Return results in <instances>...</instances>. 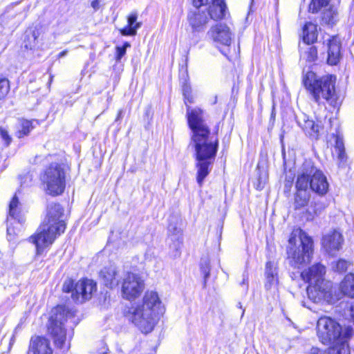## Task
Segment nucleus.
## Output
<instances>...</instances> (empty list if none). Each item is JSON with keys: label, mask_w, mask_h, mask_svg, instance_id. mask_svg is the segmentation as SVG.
I'll return each instance as SVG.
<instances>
[{"label": "nucleus", "mask_w": 354, "mask_h": 354, "mask_svg": "<svg viewBox=\"0 0 354 354\" xmlns=\"http://www.w3.org/2000/svg\"><path fill=\"white\" fill-rule=\"evenodd\" d=\"M131 44L129 42H125L122 46H116L115 48V59L116 62H120L122 57L126 54L127 48H129Z\"/></svg>", "instance_id": "obj_36"}, {"label": "nucleus", "mask_w": 354, "mask_h": 354, "mask_svg": "<svg viewBox=\"0 0 354 354\" xmlns=\"http://www.w3.org/2000/svg\"><path fill=\"white\" fill-rule=\"evenodd\" d=\"M29 353L51 354L52 350L48 339L41 337H32L30 341Z\"/></svg>", "instance_id": "obj_20"}, {"label": "nucleus", "mask_w": 354, "mask_h": 354, "mask_svg": "<svg viewBox=\"0 0 354 354\" xmlns=\"http://www.w3.org/2000/svg\"><path fill=\"white\" fill-rule=\"evenodd\" d=\"M122 113H123V112H122V110H120V111H119V112H118V116H117V118H116V119H115V121H116V122H117V121H118L119 120H120V119L122 118Z\"/></svg>", "instance_id": "obj_47"}, {"label": "nucleus", "mask_w": 354, "mask_h": 354, "mask_svg": "<svg viewBox=\"0 0 354 354\" xmlns=\"http://www.w3.org/2000/svg\"><path fill=\"white\" fill-rule=\"evenodd\" d=\"M310 196L306 192V189L300 190L297 189V192L295 196V207L296 209H300L305 207L309 201Z\"/></svg>", "instance_id": "obj_26"}, {"label": "nucleus", "mask_w": 354, "mask_h": 354, "mask_svg": "<svg viewBox=\"0 0 354 354\" xmlns=\"http://www.w3.org/2000/svg\"><path fill=\"white\" fill-rule=\"evenodd\" d=\"M297 121L298 125L307 136L315 139L318 138L322 129L319 123H316L313 120H310L309 117L303 113L297 116Z\"/></svg>", "instance_id": "obj_17"}, {"label": "nucleus", "mask_w": 354, "mask_h": 354, "mask_svg": "<svg viewBox=\"0 0 354 354\" xmlns=\"http://www.w3.org/2000/svg\"><path fill=\"white\" fill-rule=\"evenodd\" d=\"M343 241L342 234L337 230H333L323 236L322 245L329 254L333 255L340 250Z\"/></svg>", "instance_id": "obj_14"}, {"label": "nucleus", "mask_w": 354, "mask_h": 354, "mask_svg": "<svg viewBox=\"0 0 354 354\" xmlns=\"http://www.w3.org/2000/svg\"><path fill=\"white\" fill-rule=\"evenodd\" d=\"M207 37L215 46H229L231 44L232 33L225 24H216L212 26L207 33Z\"/></svg>", "instance_id": "obj_11"}, {"label": "nucleus", "mask_w": 354, "mask_h": 354, "mask_svg": "<svg viewBox=\"0 0 354 354\" xmlns=\"http://www.w3.org/2000/svg\"><path fill=\"white\" fill-rule=\"evenodd\" d=\"M67 53H68V51L66 50L62 51L61 53H59L58 54V55H57L58 58H62V57L66 56L67 55Z\"/></svg>", "instance_id": "obj_46"}, {"label": "nucleus", "mask_w": 354, "mask_h": 354, "mask_svg": "<svg viewBox=\"0 0 354 354\" xmlns=\"http://www.w3.org/2000/svg\"><path fill=\"white\" fill-rule=\"evenodd\" d=\"M340 325L334 319L328 317H320L317 323V333L319 340L324 344H333L329 348L328 354H346L347 353V338L351 330L342 334Z\"/></svg>", "instance_id": "obj_5"}, {"label": "nucleus", "mask_w": 354, "mask_h": 354, "mask_svg": "<svg viewBox=\"0 0 354 354\" xmlns=\"http://www.w3.org/2000/svg\"><path fill=\"white\" fill-rule=\"evenodd\" d=\"M226 9V5L223 0H212L208 14L214 20L221 19L225 15Z\"/></svg>", "instance_id": "obj_23"}, {"label": "nucleus", "mask_w": 354, "mask_h": 354, "mask_svg": "<svg viewBox=\"0 0 354 354\" xmlns=\"http://www.w3.org/2000/svg\"><path fill=\"white\" fill-rule=\"evenodd\" d=\"M322 209V205H319L317 203H315L314 205L311 204L306 211L307 220H313L315 216H317L321 212Z\"/></svg>", "instance_id": "obj_32"}, {"label": "nucleus", "mask_w": 354, "mask_h": 354, "mask_svg": "<svg viewBox=\"0 0 354 354\" xmlns=\"http://www.w3.org/2000/svg\"><path fill=\"white\" fill-rule=\"evenodd\" d=\"M265 288L268 292L275 295L278 292L279 276L277 264L273 261L266 263L265 268Z\"/></svg>", "instance_id": "obj_13"}, {"label": "nucleus", "mask_w": 354, "mask_h": 354, "mask_svg": "<svg viewBox=\"0 0 354 354\" xmlns=\"http://www.w3.org/2000/svg\"><path fill=\"white\" fill-rule=\"evenodd\" d=\"M65 229L64 209L59 204H50L44 220L37 232L30 237V241L36 245L37 252L40 254L45 248L52 245Z\"/></svg>", "instance_id": "obj_3"}, {"label": "nucleus", "mask_w": 354, "mask_h": 354, "mask_svg": "<svg viewBox=\"0 0 354 354\" xmlns=\"http://www.w3.org/2000/svg\"><path fill=\"white\" fill-rule=\"evenodd\" d=\"M351 266V263L344 259H339L333 266V268L339 272H346L348 267Z\"/></svg>", "instance_id": "obj_34"}, {"label": "nucleus", "mask_w": 354, "mask_h": 354, "mask_svg": "<svg viewBox=\"0 0 354 354\" xmlns=\"http://www.w3.org/2000/svg\"><path fill=\"white\" fill-rule=\"evenodd\" d=\"M328 0H312L309 5V11L313 13L317 12L322 7L326 6Z\"/></svg>", "instance_id": "obj_33"}, {"label": "nucleus", "mask_w": 354, "mask_h": 354, "mask_svg": "<svg viewBox=\"0 0 354 354\" xmlns=\"http://www.w3.org/2000/svg\"><path fill=\"white\" fill-rule=\"evenodd\" d=\"M165 313V306L159 295L153 290L145 293L142 302L132 306L128 319L142 333H151Z\"/></svg>", "instance_id": "obj_2"}, {"label": "nucleus", "mask_w": 354, "mask_h": 354, "mask_svg": "<svg viewBox=\"0 0 354 354\" xmlns=\"http://www.w3.org/2000/svg\"><path fill=\"white\" fill-rule=\"evenodd\" d=\"M200 270H201V273L203 274V279H204L203 285H204V286H205L206 283H207V281L209 277L210 270H211L210 262L207 258H204V259H201V263H200Z\"/></svg>", "instance_id": "obj_28"}, {"label": "nucleus", "mask_w": 354, "mask_h": 354, "mask_svg": "<svg viewBox=\"0 0 354 354\" xmlns=\"http://www.w3.org/2000/svg\"><path fill=\"white\" fill-rule=\"evenodd\" d=\"M244 313H245V310H243V312H242V315H241V317H243V315H244Z\"/></svg>", "instance_id": "obj_49"}, {"label": "nucleus", "mask_w": 354, "mask_h": 354, "mask_svg": "<svg viewBox=\"0 0 354 354\" xmlns=\"http://www.w3.org/2000/svg\"><path fill=\"white\" fill-rule=\"evenodd\" d=\"M308 185L311 190L319 196L325 195L329 188L327 178L323 172L310 162H306L298 174L296 187L304 190L307 189Z\"/></svg>", "instance_id": "obj_7"}, {"label": "nucleus", "mask_w": 354, "mask_h": 354, "mask_svg": "<svg viewBox=\"0 0 354 354\" xmlns=\"http://www.w3.org/2000/svg\"><path fill=\"white\" fill-rule=\"evenodd\" d=\"M344 149V146L343 140L339 138H337L336 143H335V151L340 150V149L342 150Z\"/></svg>", "instance_id": "obj_42"}, {"label": "nucleus", "mask_w": 354, "mask_h": 354, "mask_svg": "<svg viewBox=\"0 0 354 354\" xmlns=\"http://www.w3.org/2000/svg\"><path fill=\"white\" fill-rule=\"evenodd\" d=\"M340 289L344 295L354 297V274L350 273L345 276L340 284Z\"/></svg>", "instance_id": "obj_25"}, {"label": "nucleus", "mask_w": 354, "mask_h": 354, "mask_svg": "<svg viewBox=\"0 0 354 354\" xmlns=\"http://www.w3.org/2000/svg\"><path fill=\"white\" fill-rule=\"evenodd\" d=\"M317 39V25L308 22L305 24L303 29V41L306 44L314 43Z\"/></svg>", "instance_id": "obj_24"}, {"label": "nucleus", "mask_w": 354, "mask_h": 354, "mask_svg": "<svg viewBox=\"0 0 354 354\" xmlns=\"http://www.w3.org/2000/svg\"><path fill=\"white\" fill-rule=\"evenodd\" d=\"M325 273V267L320 263H317L309 268L308 270L302 272L301 276L304 280L309 283V285L324 284Z\"/></svg>", "instance_id": "obj_16"}, {"label": "nucleus", "mask_w": 354, "mask_h": 354, "mask_svg": "<svg viewBox=\"0 0 354 354\" xmlns=\"http://www.w3.org/2000/svg\"><path fill=\"white\" fill-rule=\"evenodd\" d=\"M187 120L192 131L190 145L195 149L196 180L202 186L204 179L209 174L218 149V140L212 136L203 120V112L199 108L187 110Z\"/></svg>", "instance_id": "obj_1"}, {"label": "nucleus", "mask_w": 354, "mask_h": 354, "mask_svg": "<svg viewBox=\"0 0 354 354\" xmlns=\"http://www.w3.org/2000/svg\"><path fill=\"white\" fill-rule=\"evenodd\" d=\"M19 201L16 196H15L10 203L9 205V216L16 218L19 212Z\"/></svg>", "instance_id": "obj_31"}, {"label": "nucleus", "mask_w": 354, "mask_h": 354, "mask_svg": "<svg viewBox=\"0 0 354 354\" xmlns=\"http://www.w3.org/2000/svg\"><path fill=\"white\" fill-rule=\"evenodd\" d=\"M41 180L48 194L57 196L62 194L66 185V172L62 165H50L41 175Z\"/></svg>", "instance_id": "obj_8"}, {"label": "nucleus", "mask_w": 354, "mask_h": 354, "mask_svg": "<svg viewBox=\"0 0 354 354\" xmlns=\"http://www.w3.org/2000/svg\"><path fill=\"white\" fill-rule=\"evenodd\" d=\"M209 2V0H193L194 6L198 8Z\"/></svg>", "instance_id": "obj_43"}, {"label": "nucleus", "mask_w": 354, "mask_h": 354, "mask_svg": "<svg viewBox=\"0 0 354 354\" xmlns=\"http://www.w3.org/2000/svg\"><path fill=\"white\" fill-rule=\"evenodd\" d=\"M73 315L64 306H58L53 308L48 320V331L54 339L57 346L62 348L66 341L64 322Z\"/></svg>", "instance_id": "obj_9"}, {"label": "nucleus", "mask_w": 354, "mask_h": 354, "mask_svg": "<svg viewBox=\"0 0 354 354\" xmlns=\"http://www.w3.org/2000/svg\"><path fill=\"white\" fill-rule=\"evenodd\" d=\"M145 289L144 280L141 277L133 272H127L122 283V297L127 300L138 297Z\"/></svg>", "instance_id": "obj_10"}, {"label": "nucleus", "mask_w": 354, "mask_h": 354, "mask_svg": "<svg viewBox=\"0 0 354 354\" xmlns=\"http://www.w3.org/2000/svg\"><path fill=\"white\" fill-rule=\"evenodd\" d=\"M138 14L136 12H131L127 17V26L120 29V32L123 36H135L137 30L141 26V22H137Z\"/></svg>", "instance_id": "obj_21"}, {"label": "nucleus", "mask_w": 354, "mask_h": 354, "mask_svg": "<svg viewBox=\"0 0 354 354\" xmlns=\"http://www.w3.org/2000/svg\"><path fill=\"white\" fill-rule=\"evenodd\" d=\"M0 136L7 146L10 145L12 141V138L6 129L0 127Z\"/></svg>", "instance_id": "obj_38"}, {"label": "nucleus", "mask_w": 354, "mask_h": 354, "mask_svg": "<svg viewBox=\"0 0 354 354\" xmlns=\"http://www.w3.org/2000/svg\"><path fill=\"white\" fill-rule=\"evenodd\" d=\"M97 290L96 283L91 279L78 281L75 285V292H73V299L76 302L82 303L92 297Z\"/></svg>", "instance_id": "obj_12"}, {"label": "nucleus", "mask_w": 354, "mask_h": 354, "mask_svg": "<svg viewBox=\"0 0 354 354\" xmlns=\"http://www.w3.org/2000/svg\"><path fill=\"white\" fill-rule=\"evenodd\" d=\"M10 91V84L7 79H0V99L5 97Z\"/></svg>", "instance_id": "obj_35"}, {"label": "nucleus", "mask_w": 354, "mask_h": 354, "mask_svg": "<svg viewBox=\"0 0 354 354\" xmlns=\"http://www.w3.org/2000/svg\"><path fill=\"white\" fill-rule=\"evenodd\" d=\"M183 95H184V97L185 100V104H187V102H188L189 103H192L193 102V97L191 95V88L189 85L183 86ZM186 105L187 106V111L188 110V109H189L190 111L194 109H191L190 106H188L187 104H186Z\"/></svg>", "instance_id": "obj_37"}, {"label": "nucleus", "mask_w": 354, "mask_h": 354, "mask_svg": "<svg viewBox=\"0 0 354 354\" xmlns=\"http://www.w3.org/2000/svg\"><path fill=\"white\" fill-rule=\"evenodd\" d=\"M340 40L338 37L333 36L328 42V59L330 65H336L340 59Z\"/></svg>", "instance_id": "obj_19"}, {"label": "nucleus", "mask_w": 354, "mask_h": 354, "mask_svg": "<svg viewBox=\"0 0 354 354\" xmlns=\"http://www.w3.org/2000/svg\"><path fill=\"white\" fill-rule=\"evenodd\" d=\"M301 56L308 62H313L317 57V50L315 46H307L304 50L301 52Z\"/></svg>", "instance_id": "obj_30"}, {"label": "nucleus", "mask_w": 354, "mask_h": 354, "mask_svg": "<svg viewBox=\"0 0 354 354\" xmlns=\"http://www.w3.org/2000/svg\"><path fill=\"white\" fill-rule=\"evenodd\" d=\"M337 20V12L333 8H329L323 14L322 21L324 24L333 25Z\"/></svg>", "instance_id": "obj_29"}, {"label": "nucleus", "mask_w": 354, "mask_h": 354, "mask_svg": "<svg viewBox=\"0 0 354 354\" xmlns=\"http://www.w3.org/2000/svg\"><path fill=\"white\" fill-rule=\"evenodd\" d=\"M335 153L337 156V158L339 160V163L343 162L346 160V155L345 153V149H344L342 150L340 149V150L335 151Z\"/></svg>", "instance_id": "obj_40"}, {"label": "nucleus", "mask_w": 354, "mask_h": 354, "mask_svg": "<svg viewBox=\"0 0 354 354\" xmlns=\"http://www.w3.org/2000/svg\"><path fill=\"white\" fill-rule=\"evenodd\" d=\"M13 229H12L11 227H8L7 228V232H8V240L9 241H14V235L12 234L13 232Z\"/></svg>", "instance_id": "obj_44"}, {"label": "nucleus", "mask_w": 354, "mask_h": 354, "mask_svg": "<svg viewBox=\"0 0 354 354\" xmlns=\"http://www.w3.org/2000/svg\"><path fill=\"white\" fill-rule=\"evenodd\" d=\"M102 1L103 0H93L91 1V6L95 11L100 8Z\"/></svg>", "instance_id": "obj_41"}, {"label": "nucleus", "mask_w": 354, "mask_h": 354, "mask_svg": "<svg viewBox=\"0 0 354 354\" xmlns=\"http://www.w3.org/2000/svg\"><path fill=\"white\" fill-rule=\"evenodd\" d=\"M63 290L66 292H75V285L72 280H67L63 285ZM73 297V295H71Z\"/></svg>", "instance_id": "obj_39"}, {"label": "nucleus", "mask_w": 354, "mask_h": 354, "mask_svg": "<svg viewBox=\"0 0 354 354\" xmlns=\"http://www.w3.org/2000/svg\"><path fill=\"white\" fill-rule=\"evenodd\" d=\"M308 354H325V353L317 348H312Z\"/></svg>", "instance_id": "obj_45"}, {"label": "nucleus", "mask_w": 354, "mask_h": 354, "mask_svg": "<svg viewBox=\"0 0 354 354\" xmlns=\"http://www.w3.org/2000/svg\"><path fill=\"white\" fill-rule=\"evenodd\" d=\"M239 307L240 308H242V306H241V303H239Z\"/></svg>", "instance_id": "obj_48"}, {"label": "nucleus", "mask_w": 354, "mask_h": 354, "mask_svg": "<svg viewBox=\"0 0 354 354\" xmlns=\"http://www.w3.org/2000/svg\"><path fill=\"white\" fill-rule=\"evenodd\" d=\"M188 21L193 32H201L206 28L209 21L207 15L198 9L191 11L188 15Z\"/></svg>", "instance_id": "obj_18"}, {"label": "nucleus", "mask_w": 354, "mask_h": 354, "mask_svg": "<svg viewBox=\"0 0 354 354\" xmlns=\"http://www.w3.org/2000/svg\"><path fill=\"white\" fill-rule=\"evenodd\" d=\"M101 282L107 288H113L119 283L118 270L114 264L104 266L99 272Z\"/></svg>", "instance_id": "obj_15"}, {"label": "nucleus", "mask_w": 354, "mask_h": 354, "mask_svg": "<svg viewBox=\"0 0 354 354\" xmlns=\"http://www.w3.org/2000/svg\"><path fill=\"white\" fill-rule=\"evenodd\" d=\"M307 294L310 300L319 303L326 299L327 290L324 284L309 285L307 288Z\"/></svg>", "instance_id": "obj_22"}, {"label": "nucleus", "mask_w": 354, "mask_h": 354, "mask_svg": "<svg viewBox=\"0 0 354 354\" xmlns=\"http://www.w3.org/2000/svg\"><path fill=\"white\" fill-rule=\"evenodd\" d=\"M32 128L33 127L31 121L21 120L19 121V128L17 131V137L20 138L24 136L28 135L32 129Z\"/></svg>", "instance_id": "obj_27"}, {"label": "nucleus", "mask_w": 354, "mask_h": 354, "mask_svg": "<svg viewBox=\"0 0 354 354\" xmlns=\"http://www.w3.org/2000/svg\"><path fill=\"white\" fill-rule=\"evenodd\" d=\"M313 245L312 239L305 232L299 228L294 229L286 247L288 263L293 268H299L308 263L313 253Z\"/></svg>", "instance_id": "obj_6"}, {"label": "nucleus", "mask_w": 354, "mask_h": 354, "mask_svg": "<svg viewBox=\"0 0 354 354\" xmlns=\"http://www.w3.org/2000/svg\"><path fill=\"white\" fill-rule=\"evenodd\" d=\"M302 82L305 88L317 104L326 102L333 107L338 104L335 86V76L328 75L319 77L314 72L308 71L304 75Z\"/></svg>", "instance_id": "obj_4"}]
</instances>
